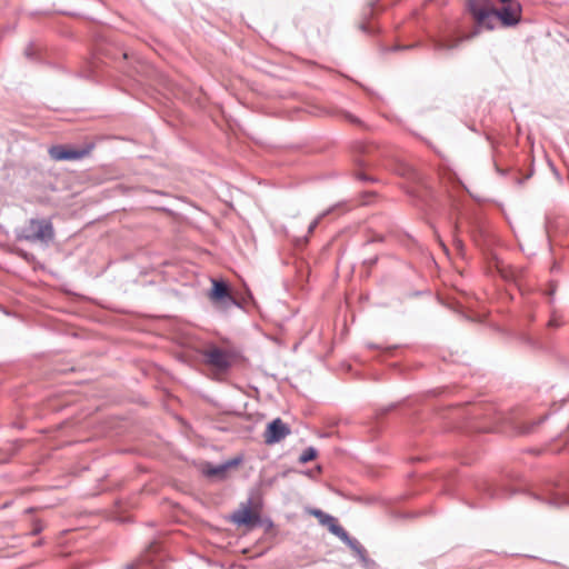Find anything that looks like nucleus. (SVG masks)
Returning a JSON list of instances; mask_svg holds the SVG:
<instances>
[{
    "mask_svg": "<svg viewBox=\"0 0 569 569\" xmlns=\"http://www.w3.org/2000/svg\"><path fill=\"white\" fill-rule=\"evenodd\" d=\"M233 523L238 526H254L259 522L258 515L253 513L250 507H242L234 511L231 516Z\"/></svg>",
    "mask_w": 569,
    "mask_h": 569,
    "instance_id": "obj_7",
    "label": "nucleus"
},
{
    "mask_svg": "<svg viewBox=\"0 0 569 569\" xmlns=\"http://www.w3.org/2000/svg\"><path fill=\"white\" fill-rule=\"evenodd\" d=\"M313 515L319 519V521L322 523V525H326L328 526L329 530L332 532V528L333 527H340L336 519L330 516V515H327L325 512H322L321 510H316L313 512Z\"/></svg>",
    "mask_w": 569,
    "mask_h": 569,
    "instance_id": "obj_10",
    "label": "nucleus"
},
{
    "mask_svg": "<svg viewBox=\"0 0 569 569\" xmlns=\"http://www.w3.org/2000/svg\"><path fill=\"white\" fill-rule=\"evenodd\" d=\"M209 298L222 310H228L231 307H240L239 302L230 293L228 286L222 281L212 280V289Z\"/></svg>",
    "mask_w": 569,
    "mask_h": 569,
    "instance_id": "obj_5",
    "label": "nucleus"
},
{
    "mask_svg": "<svg viewBox=\"0 0 569 569\" xmlns=\"http://www.w3.org/2000/svg\"><path fill=\"white\" fill-rule=\"evenodd\" d=\"M204 363L217 373H224L233 362V356L230 351L217 346H209L202 351Z\"/></svg>",
    "mask_w": 569,
    "mask_h": 569,
    "instance_id": "obj_3",
    "label": "nucleus"
},
{
    "mask_svg": "<svg viewBox=\"0 0 569 569\" xmlns=\"http://www.w3.org/2000/svg\"><path fill=\"white\" fill-rule=\"evenodd\" d=\"M479 2H471V11L477 23V29L469 36L462 38H445L436 42L437 50H452L458 48L459 43L467 38L475 37L479 29L492 30L498 24L503 27H512L520 21L521 6L520 2H500L501 7L496 9L478 8Z\"/></svg>",
    "mask_w": 569,
    "mask_h": 569,
    "instance_id": "obj_1",
    "label": "nucleus"
},
{
    "mask_svg": "<svg viewBox=\"0 0 569 569\" xmlns=\"http://www.w3.org/2000/svg\"><path fill=\"white\" fill-rule=\"evenodd\" d=\"M560 320L558 319L557 316H552L551 319L549 320L548 325L549 327H559L560 326Z\"/></svg>",
    "mask_w": 569,
    "mask_h": 569,
    "instance_id": "obj_15",
    "label": "nucleus"
},
{
    "mask_svg": "<svg viewBox=\"0 0 569 569\" xmlns=\"http://www.w3.org/2000/svg\"><path fill=\"white\" fill-rule=\"evenodd\" d=\"M348 119L351 121V122H355V123H359L360 121L353 117V116H349Z\"/></svg>",
    "mask_w": 569,
    "mask_h": 569,
    "instance_id": "obj_16",
    "label": "nucleus"
},
{
    "mask_svg": "<svg viewBox=\"0 0 569 569\" xmlns=\"http://www.w3.org/2000/svg\"><path fill=\"white\" fill-rule=\"evenodd\" d=\"M289 433V427L280 418H277L267 426L264 431V442L267 445L280 442Z\"/></svg>",
    "mask_w": 569,
    "mask_h": 569,
    "instance_id": "obj_6",
    "label": "nucleus"
},
{
    "mask_svg": "<svg viewBox=\"0 0 569 569\" xmlns=\"http://www.w3.org/2000/svg\"><path fill=\"white\" fill-rule=\"evenodd\" d=\"M93 149L92 143L82 148H73L66 144H56L49 148L48 153L54 161H77L86 158Z\"/></svg>",
    "mask_w": 569,
    "mask_h": 569,
    "instance_id": "obj_4",
    "label": "nucleus"
},
{
    "mask_svg": "<svg viewBox=\"0 0 569 569\" xmlns=\"http://www.w3.org/2000/svg\"><path fill=\"white\" fill-rule=\"evenodd\" d=\"M317 457V450L313 447H309L303 450V452L299 457L300 463H307L313 460Z\"/></svg>",
    "mask_w": 569,
    "mask_h": 569,
    "instance_id": "obj_12",
    "label": "nucleus"
},
{
    "mask_svg": "<svg viewBox=\"0 0 569 569\" xmlns=\"http://www.w3.org/2000/svg\"><path fill=\"white\" fill-rule=\"evenodd\" d=\"M240 462V459L239 458H236V459H232V460H229L224 463H221V465H218V466H208L206 469H204V473L208 476V477H219V478H223L227 470L231 467H236L238 466V463Z\"/></svg>",
    "mask_w": 569,
    "mask_h": 569,
    "instance_id": "obj_9",
    "label": "nucleus"
},
{
    "mask_svg": "<svg viewBox=\"0 0 569 569\" xmlns=\"http://www.w3.org/2000/svg\"><path fill=\"white\" fill-rule=\"evenodd\" d=\"M54 237L52 223L46 219H31L22 238L30 242L49 243Z\"/></svg>",
    "mask_w": 569,
    "mask_h": 569,
    "instance_id": "obj_2",
    "label": "nucleus"
},
{
    "mask_svg": "<svg viewBox=\"0 0 569 569\" xmlns=\"http://www.w3.org/2000/svg\"><path fill=\"white\" fill-rule=\"evenodd\" d=\"M140 565L141 566H150V567H152V559L150 557V553H147V555L141 557Z\"/></svg>",
    "mask_w": 569,
    "mask_h": 569,
    "instance_id": "obj_14",
    "label": "nucleus"
},
{
    "mask_svg": "<svg viewBox=\"0 0 569 569\" xmlns=\"http://www.w3.org/2000/svg\"><path fill=\"white\" fill-rule=\"evenodd\" d=\"M332 533L346 542L361 560H366V549L353 538H350L342 527H333Z\"/></svg>",
    "mask_w": 569,
    "mask_h": 569,
    "instance_id": "obj_8",
    "label": "nucleus"
},
{
    "mask_svg": "<svg viewBox=\"0 0 569 569\" xmlns=\"http://www.w3.org/2000/svg\"><path fill=\"white\" fill-rule=\"evenodd\" d=\"M547 502L553 507H561L563 505H569V499L563 497L562 495L555 493L548 498Z\"/></svg>",
    "mask_w": 569,
    "mask_h": 569,
    "instance_id": "obj_11",
    "label": "nucleus"
},
{
    "mask_svg": "<svg viewBox=\"0 0 569 569\" xmlns=\"http://www.w3.org/2000/svg\"><path fill=\"white\" fill-rule=\"evenodd\" d=\"M127 569H133V565L127 566Z\"/></svg>",
    "mask_w": 569,
    "mask_h": 569,
    "instance_id": "obj_17",
    "label": "nucleus"
},
{
    "mask_svg": "<svg viewBox=\"0 0 569 569\" xmlns=\"http://www.w3.org/2000/svg\"><path fill=\"white\" fill-rule=\"evenodd\" d=\"M330 212V210H327V211H323L322 213H320L309 226L308 228V232L311 233L313 232V230L318 227V224L320 223V221Z\"/></svg>",
    "mask_w": 569,
    "mask_h": 569,
    "instance_id": "obj_13",
    "label": "nucleus"
}]
</instances>
